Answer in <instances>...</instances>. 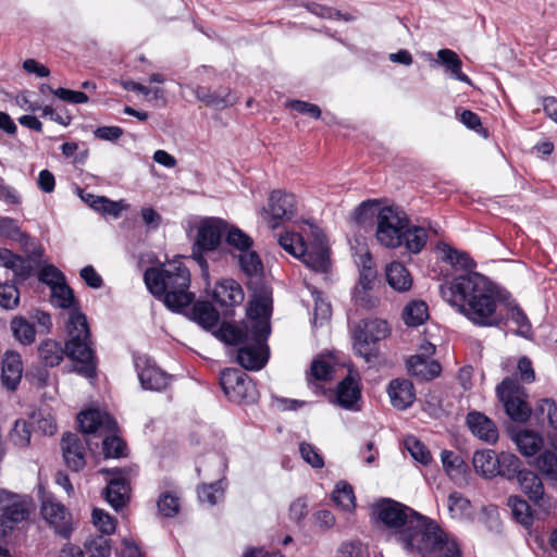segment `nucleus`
<instances>
[{
	"label": "nucleus",
	"instance_id": "57",
	"mask_svg": "<svg viewBox=\"0 0 557 557\" xmlns=\"http://www.w3.org/2000/svg\"><path fill=\"white\" fill-rule=\"evenodd\" d=\"M92 522L102 534H111L115 530V520L102 509H94Z\"/></svg>",
	"mask_w": 557,
	"mask_h": 557
},
{
	"label": "nucleus",
	"instance_id": "40",
	"mask_svg": "<svg viewBox=\"0 0 557 557\" xmlns=\"http://www.w3.org/2000/svg\"><path fill=\"white\" fill-rule=\"evenodd\" d=\"M333 502L344 510H351L355 508V494L351 485L342 481L335 485L332 492Z\"/></svg>",
	"mask_w": 557,
	"mask_h": 557
},
{
	"label": "nucleus",
	"instance_id": "53",
	"mask_svg": "<svg viewBox=\"0 0 557 557\" xmlns=\"http://www.w3.org/2000/svg\"><path fill=\"white\" fill-rule=\"evenodd\" d=\"M248 320L244 323L243 327L225 324L220 330L221 339L231 345L243 344L245 342V333H246V324Z\"/></svg>",
	"mask_w": 557,
	"mask_h": 557
},
{
	"label": "nucleus",
	"instance_id": "36",
	"mask_svg": "<svg viewBox=\"0 0 557 557\" xmlns=\"http://www.w3.org/2000/svg\"><path fill=\"white\" fill-rule=\"evenodd\" d=\"M404 321L409 326L423 324L429 318L428 306L423 301L409 302L403 312Z\"/></svg>",
	"mask_w": 557,
	"mask_h": 557
},
{
	"label": "nucleus",
	"instance_id": "42",
	"mask_svg": "<svg viewBox=\"0 0 557 557\" xmlns=\"http://www.w3.org/2000/svg\"><path fill=\"white\" fill-rule=\"evenodd\" d=\"M225 234L226 244L240 253L252 246V239L240 228L232 226L227 227Z\"/></svg>",
	"mask_w": 557,
	"mask_h": 557
},
{
	"label": "nucleus",
	"instance_id": "46",
	"mask_svg": "<svg viewBox=\"0 0 557 557\" xmlns=\"http://www.w3.org/2000/svg\"><path fill=\"white\" fill-rule=\"evenodd\" d=\"M12 332L17 341L23 344H30L35 339V327L23 318H15L11 322Z\"/></svg>",
	"mask_w": 557,
	"mask_h": 557
},
{
	"label": "nucleus",
	"instance_id": "37",
	"mask_svg": "<svg viewBox=\"0 0 557 557\" xmlns=\"http://www.w3.org/2000/svg\"><path fill=\"white\" fill-rule=\"evenodd\" d=\"M354 349L358 356L369 361L376 355V342L357 326L354 332Z\"/></svg>",
	"mask_w": 557,
	"mask_h": 557
},
{
	"label": "nucleus",
	"instance_id": "6",
	"mask_svg": "<svg viewBox=\"0 0 557 557\" xmlns=\"http://www.w3.org/2000/svg\"><path fill=\"white\" fill-rule=\"evenodd\" d=\"M278 244L312 271L321 273L327 271L330 267L329 252L321 236H317L313 243L306 244L300 234L287 232L278 237Z\"/></svg>",
	"mask_w": 557,
	"mask_h": 557
},
{
	"label": "nucleus",
	"instance_id": "32",
	"mask_svg": "<svg viewBox=\"0 0 557 557\" xmlns=\"http://www.w3.org/2000/svg\"><path fill=\"white\" fill-rule=\"evenodd\" d=\"M554 451L544 450L533 462V466L545 476L557 481V438L552 440Z\"/></svg>",
	"mask_w": 557,
	"mask_h": 557
},
{
	"label": "nucleus",
	"instance_id": "47",
	"mask_svg": "<svg viewBox=\"0 0 557 557\" xmlns=\"http://www.w3.org/2000/svg\"><path fill=\"white\" fill-rule=\"evenodd\" d=\"M51 302L53 306L63 309L71 308L73 306V290L65 282L51 288Z\"/></svg>",
	"mask_w": 557,
	"mask_h": 557
},
{
	"label": "nucleus",
	"instance_id": "28",
	"mask_svg": "<svg viewBox=\"0 0 557 557\" xmlns=\"http://www.w3.org/2000/svg\"><path fill=\"white\" fill-rule=\"evenodd\" d=\"M385 275L388 285L396 292H408L412 286L411 274L407 268L398 261H394L386 267Z\"/></svg>",
	"mask_w": 557,
	"mask_h": 557
},
{
	"label": "nucleus",
	"instance_id": "34",
	"mask_svg": "<svg viewBox=\"0 0 557 557\" xmlns=\"http://www.w3.org/2000/svg\"><path fill=\"white\" fill-rule=\"evenodd\" d=\"M403 242L409 251L413 253L420 252L428 242L425 228L408 224L403 234Z\"/></svg>",
	"mask_w": 557,
	"mask_h": 557
},
{
	"label": "nucleus",
	"instance_id": "4",
	"mask_svg": "<svg viewBox=\"0 0 557 557\" xmlns=\"http://www.w3.org/2000/svg\"><path fill=\"white\" fill-rule=\"evenodd\" d=\"M144 281L150 293L163 297L165 306L172 310L178 311L195 299V295L189 292V270L180 258L161 268H148Z\"/></svg>",
	"mask_w": 557,
	"mask_h": 557
},
{
	"label": "nucleus",
	"instance_id": "49",
	"mask_svg": "<svg viewBox=\"0 0 557 557\" xmlns=\"http://www.w3.org/2000/svg\"><path fill=\"white\" fill-rule=\"evenodd\" d=\"M334 372L333 362L326 358L315 359L310 368L309 381H329L332 379Z\"/></svg>",
	"mask_w": 557,
	"mask_h": 557
},
{
	"label": "nucleus",
	"instance_id": "26",
	"mask_svg": "<svg viewBox=\"0 0 557 557\" xmlns=\"http://www.w3.org/2000/svg\"><path fill=\"white\" fill-rule=\"evenodd\" d=\"M436 55L437 59L434 60V63L445 66L446 71L454 79L460 81L468 85H472L469 76L462 73V61L454 50L447 48L440 49Z\"/></svg>",
	"mask_w": 557,
	"mask_h": 557
},
{
	"label": "nucleus",
	"instance_id": "61",
	"mask_svg": "<svg viewBox=\"0 0 557 557\" xmlns=\"http://www.w3.org/2000/svg\"><path fill=\"white\" fill-rule=\"evenodd\" d=\"M40 282L50 286V289L53 286L60 285L65 282V277L62 272L57 269L54 265H45L39 273Z\"/></svg>",
	"mask_w": 557,
	"mask_h": 557
},
{
	"label": "nucleus",
	"instance_id": "55",
	"mask_svg": "<svg viewBox=\"0 0 557 557\" xmlns=\"http://www.w3.org/2000/svg\"><path fill=\"white\" fill-rule=\"evenodd\" d=\"M509 319L517 325V333L529 337L532 333L531 323L525 313L517 306L511 307L508 313Z\"/></svg>",
	"mask_w": 557,
	"mask_h": 557
},
{
	"label": "nucleus",
	"instance_id": "3",
	"mask_svg": "<svg viewBox=\"0 0 557 557\" xmlns=\"http://www.w3.org/2000/svg\"><path fill=\"white\" fill-rule=\"evenodd\" d=\"M271 312V292L267 287L256 289L248 306L245 342L237 352V361L245 369L259 370L268 360Z\"/></svg>",
	"mask_w": 557,
	"mask_h": 557
},
{
	"label": "nucleus",
	"instance_id": "41",
	"mask_svg": "<svg viewBox=\"0 0 557 557\" xmlns=\"http://www.w3.org/2000/svg\"><path fill=\"white\" fill-rule=\"evenodd\" d=\"M404 445L416 461L422 463L423 466L431 463L432 455L430 450L416 436H407L404 441Z\"/></svg>",
	"mask_w": 557,
	"mask_h": 557
},
{
	"label": "nucleus",
	"instance_id": "33",
	"mask_svg": "<svg viewBox=\"0 0 557 557\" xmlns=\"http://www.w3.org/2000/svg\"><path fill=\"white\" fill-rule=\"evenodd\" d=\"M197 98L207 106H211L216 109H224L237 102V98L228 89H220L214 92L198 90Z\"/></svg>",
	"mask_w": 557,
	"mask_h": 557
},
{
	"label": "nucleus",
	"instance_id": "1",
	"mask_svg": "<svg viewBox=\"0 0 557 557\" xmlns=\"http://www.w3.org/2000/svg\"><path fill=\"white\" fill-rule=\"evenodd\" d=\"M442 298L471 323L481 327L498 326L495 292L490 281L478 272L455 276L440 286Z\"/></svg>",
	"mask_w": 557,
	"mask_h": 557
},
{
	"label": "nucleus",
	"instance_id": "27",
	"mask_svg": "<svg viewBox=\"0 0 557 557\" xmlns=\"http://www.w3.org/2000/svg\"><path fill=\"white\" fill-rule=\"evenodd\" d=\"M521 491L536 505L544 502V486L531 470L523 469L517 476Z\"/></svg>",
	"mask_w": 557,
	"mask_h": 557
},
{
	"label": "nucleus",
	"instance_id": "59",
	"mask_svg": "<svg viewBox=\"0 0 557 557\" xmlns=\"http://www.w3.org/2000/svg\"><path fill=\"white\" fill-rule=\"evenodd\" d=\"M445 257L453 265L460 267L465 270H471L475 267V262L467 252L459 251L450 247L445 250Z\"/></svg>",
	"mask_w": 557,
	"mask_h": 557
},
{
	"label": "nucleus",
	"instance_id": "12",
	"mask_svg": "<svg viewBox=\"0 0 557 557\" xmlns=\"http://www.w3.org/2000/svg\"><path fill=\"white\" fill-rule=\"evenodd\" d=\"M226 228L227 224L218 218H205L196 224L194 255L200 264L203 262L201 253L216 249Z\"/></svg>",
	"mask_w": 557,
	"mask_h": 557
},
{
	"label": "nucleus",
	"instance_id": "30",
	"mask_svg": "<svg viewBox=\"0 0 557 557\" xmlns=\"http://www.w3.org/2000/svg\"><path fill=\"white\" fill-rule=\"evenodd\" d=\"M436 536L435 543L429 548L430 554H425L424 557H461L460 547L453 536L442 529Z\"/></svg>",
	"mask_w": 557,
	"mask_h": 557
},
{
	"label": "nucleus",
	"instance_id": "54",
	"mask_svg": "<svg viewBox=\"0 0 557 557\" xmlns=\"http://www.w3.org/2000/svg\"><path fill=\"white\" fill-rule=\"evenodd\" d=\"M20 293L14 283L0 284V306L4 309H13L17 306Z\"/></svg>",
	"mask_w": 557,
	"mask_h": 557
},
{
	"label": "nucleus",
	"instance_id": "17",
	"mask_svg": "<svg viewBox=\"0 0 557 557\" xmlns=\"http://www.w3.org/2000/svg\"><path fill=\"white\" fill-rule=\"evenodd\" d=\"M213 298L225 308L235 307L244 301L245 294L242 286L233 278H223L215 284Z\"/></svg>",
	"mask_w": 557,
	"mask_h": 557
},
{
	"label": "nucleus",
	"instance_id": "35",
	"mask_svg": "<svg viewBox=\"0 0 557 557\" xmlns=\"http://www.w3.org/2000/svg\"><path fill=\"white\" fill-rule=\"evenodd\" d=\"M193 319L205 329H212L219 322V313L209 302H196Z\"/></svg>",
	"mask_w": 557,
	"mask_h": 557
},
{
	"label": "nucleus",
	"instance_id": "24",
	"mask_svg": "<svg viewBox=\"0 0 557 557\" xmlns=\"http://www.w3.org/2000/svg\"><path fill=\"white\" fill-rule=\"evenodd\" d=\"M407 366L409 373L421 380H432L438 376L442 370L437 361L425 358L422 355L410 357Z\"/></svg>",
	"mask_w": 557,
	"mask_h": 557
},
{
	"label": "nucleus",
	"instance_id": "48",
	"mask_svg": "<svg viewBox=\"0 0 557 557\" xmlns=\"http://www.w3.org/2000/svg\"><path fill=\"white\" fill-rule=\"evenodd\" d=\"M358 327L376 343L385 338L389 332L387 323L380 319L363 321Z\"/></svg>",
	"mask_w": 557,
	"mask_h": 557
},
{
	"label": "nucleus",
	"instance_id": "7",
	"mask_svg": "<svg viewBox=\"0 0 557 557\" xmlns=\"http://www.w3.org/2000/svg\"><path fill=\"white\" fill-rule=\"evenodd\" d=\"M376 239L387 248H396L403 244V234L408 226L405 211L397 207L386 206L377 212Z\"/></svg>",
	"mask_w": 557,
	"mask_h": 557
},
{
	"label": "nucleus",
	"instance_id": "64",
	"mask_svg": "<svg viewBox=\"0 0 557 557\" xmlns=\"http://www.w3.org/2000/svg\"><path fill=\"white\" fill-rule=\"evenodd\" d=\"M338 557H369V553L361 542H345L338 549Z\"/></svg>",
	"mask_w": 557,
	"mask_h": 557
},
{
	"label": "nucleus",
	"instance_id": "62",
	"mask_svg": "<svg viewBox=\"0 0 557 557\" xmlns=\"http://www.w3.org/2000/svg\"><path fill=\"white\" fill-rule=\"evenodd\" d=\"M299 451L301 458L313 468H322L324 460L315 447L308 443H300Z\"/></svg>",
	"mask_w": 557,
	"mask_h": 557
},
{
	"label": "nucleus",
	"instance_id": "31",
	"mask_svg": "<svg viewBox=\"0 0 557 557\" xmlns=\"http://www.w3.org/2000/svg\"><path fill=\"white\" fill-rule=\"evenodd\" d=\"M441 461L444 471L454 482L465 481L467 465L460 455L455 451L444 449L441 451Z\"/></svg>",
	"mask_w": 557,
	"mask_h": 557
},
{
	"label": "nucleus",
	"instance_id": "21",
	"mask_svg": "<svg viewBox=\"0 0 557 557\" xmlns=\"http://www.w3.org/2000/svg\"><path fill=\"white\" fill-rule=\"evenodd\" d=\"M23 374L21 356L15 351H7L2 358V384L10 391H14Z\"/></svg>",
	"mask_w": 557,
	"mask_h": 557
},
{
	"label": "nucleus",
	"instance_id": "20",
	"mask_svg": "<svg viewBox=\"0 0 557 557\" xmlns=\"http://www.w3.org/2000/svg\"><path fill=\"white\" fill-rule=\"evenodd\" d=\"M387 392L392 405L397 409L409 408L416 399L413 384L406 379L391 381Z\"/></svg>",
	"mask_w": 557,
	"mask_h": 557
},
{
	"label": "nucleus",
	"instance_id": "5",
	"mask_svg": "<svg viewBox=\"0 0 557 557\" xmlns=\"http://www.w3.org/2000/svg\"><path fill=\"white\" fill-rule=\"evenodd\" d=\"M441 528L436 522L417 512L408 520L405 528L397 532L395 542L411 556L424 557L430 554V546L435 543Z\"/></svg>",
	"mask_w": 557,
	"mask_h": 557
},
{
	"label": "nucleus",
	"instance_id": "14",
	"mask_svg": "<svg viewBox=\"0 0 557 557\" xmlns=\"http://www.w3.org/2000/svg\"><path fill=\"white\" fill-rule=\"evenodd\" d=\"M41 515L55 533L69 537L72 532V522L64 505L52 497H47L41 505Z\"/></svg>",
	"mask_w": 557,
	"mask_h": 557
},
{
	"label": "nucleus",
	"instance_id": "50",
	"mask_svg": "<svg viewBox=\"0 0 557 557\" xmlns=\"http://www.w3.org/2000/svg\"><path fill=\"white\" fill-rule=\"evenodd\" d=\"M312 296L314 299L313 324L315 326L322 325L331 318V305L322 298V294L320 292L313 290Z\"/></svg>",
	"mask_w": 557,
	"mask_h": 557
},
{
	"label": "nucleus",
	"instance_id": "19",
	"mask_svg": "<svg viewBox=\"0 0 557 557\" xmlns=\"http://www.w3.org/2000/svg\"><path fill=\"white\" fill-rule=\"evenodd\" d=\"M64 460L69 468L79 471L85 466V448L76 434L66 433L61 441Z\"/></svg>",
	"mask_w": 557,
	"mask_h": 557
},
{
	"label": "nucleus",
	"instance_id": "23",
	"mask_svg": "<svg viewBox=\"0 0 557 557\" xmlns=\"http://www.w3.org/2000/svg\"><path fill=\"white\" fill-rule=\"evenodd\" d=\"M361 398L360 387L358 382L351 376L345 377L337 386L336 401L344 409L359 410V400Z\"/></svg>",
	"mask_w": 557,
	"mask_h": 557
},
{
	"label": "nucleus",
	"instance_id": "52",
	"mask_svg": "<svg viewBox=\"0 0 557 557\" xmlns=\"http://www.w3.org/2000/svg\"><path fill=\"white\" fill-rule=\"evenodd\" d=\"M10 441L16 447L24 448L30 442L29 424L25 420H16L10 433Z\"/></svg>",
	"mask_w": 557,
	"mask_h": 557
},
{
	"label": "nucleus",
	"instance_id": "56",
	"mask_svg": "<svg viewBox=\"0 0 557 557\" xmlns=\"http://www.w3.org/2000/svg\"><path fill=\"white\" fill-rule=\"evenodd\" d=\"M157 506L163 517H174L178 512L180 502L175 495L165 492L160 495Z\"/></svg>",
	"mask_w": 557,
	"mask_h": 557
},
{
	"label": "nucleus",
	"instance_id": "9",
	"mask_svg": "<svg viewBox=\"0 0 557 557\" xmlns=\"http://www.w3.org/2000/svg\"><path fill=\"white\" fill-rule=\"evenodd\" d=\"M220 385L225 396L233 403H253L258 391L252 380L243 370L225 369L220 374Z\"/></svg>",
	"mask_w": 557,
	"mask_h": 557
},
{
	"label": "nucleus",
	"instance_id": "11",
	"mask_svg": "<svg viewBox=\"0 0 557 557\" xmlns=\"http://www.w3.org/2000/svg\"><path fill=\"white\" fill-rule=\"evenodd\" d=\"M373 512L388 531L389 539H397V532L405 528L417 511L392 499H383L373 507Z\"/></svg>",
	"mask_w": 557,
	"mask_h": 557
},
{
	"label": "nucleus",
	"instance_id": "39",
	"mask_svg": "<svg viewBox=\"0 0 557 557\" xmlns=\"http://www.w3.org/2000/svg\"><path fill=\"white\" fill-rule=\"evenodd\" d=\"M508 507L511 509L513 518L522 525L532 524L533 517L530 505L519 496H510L508 498Z\"/></svg>",
	"mask_w": 557,
	"mask_h": 557
},
{
	"label": "nucleus",
	"instance_id": "60",
	"mask_svg": "<svg viewBox=\"0 0 557 557\" xmlns=\"http://www.w3.org/2000/svg\"><path fill=\"white\" fill-rule=\"evenodd\" d=\"M86 549L90 557H109L110 542L104 536H98L86 543Z\"/></svg>",
	"mask_w": 557,
	"mask_h": 557
},
{
	"label": "nucleus",
	"instance_id": "16",
	"mask_svg": "<svg viewBox=\"0 0 557 557\" xmlns=\"http://www.w3.org/2000/svg\"><path fill=\"white\" fill-rule=\"evenodd\" d=\"M81 430L83 433H114L116 422L107 412H101L97 409H89L82 411L77 417Z\"/></svg>",
	"mask_w": 557,
	"mask_h": 557
},
{
	"label": "nucleus",
	"instance_id": "38",
	"mask_svg": "<svg viewBox=\"0 0 557 557\" xmlns=\"http://www.w3.org/2000/svg\"><path fill=\"white\" fill-rule=\"evenodd\" d=\"M447 506L450 516L455 519H465L471 516L472 507L470 500L458 492L449 494Z\"/></svg>",
	"mask_w": 557,
	"mask_h": 557
},
{
	"label": "nucleus",
	"instance_id": "63",
	"mask_svg": "<svg viewBox=\"0 0 557 557\" xmlns=\"http://www.w3.org/2000/svg\"><path fill=\"white\" fill-rule=\"evenodd\" d=\"M103 454L107 458H119L123 455L125 444L124 442L115 436V435H108L103 440Z\"/></svg>",
	"mask_w": 557,
	"mask_h": 557
},
{
	"label": "nucleus",
	"instance_id": "43",
	"mask_svg": "<svg viewBox=\"0 0 557 557\" xmlns=\"http://www.w3.org/2000/svg\"><path fill=\"white\" fill-rule=\"evenodd\" d=\"M499 460V474L500 476L507 478L509 480L517 478L518 474L522 471L520 469L521 461L520 459L511 454V453H500L498 455Z\"/></svg>",
	"mask_w": 557,
	"mask_h": 557
},
{
	"label": "nucleus",
	"instance_id": "8",
	"mask_svg": "<svg viewBox=\"0 0 557 557\" xmlns=\"http://www.w3.org/2000/svg\"><path fill=\"white\" fill-rule=\"evenodd\" d=\"M298 211V201L294 194L282 189L272 190L268 205L262 209V219L271 230L277 228L286 221H290Z\"/></svg>",
	"mask_w": 557,
	"mask_h": 557
},
{
	"label": "nucleus",
	"instance_id": "25",
	"mask_svg": "<svg viewBox=\"0 0 557 557\" xmlns=\"http://www.w3.org/2000/svg\"><path fill=\"white\" fill-rule=\"evenodd\" d=\"M472 462L476 473L485 479H492L499 474L498 455L492 449L475 451Z\"/></svg>",
	"mask_w": 557,
	"mask_h": 557
},
{
	"label": "nucleus",
	"instance_id": "2",
	"mask_svg": "<svg viewBox=\"0 0 557 557\" xmlns=\"http://www.w3.org/2000/svg\"><path fill=\"white\" fill-rule=\"evenodd\" d=\"M69 339L65 348L52 339L42 342L38 348L39 356L48 367H55L62 360L64 354L75 362V370L87 379L96 374L95 352L91 348L89 326L86 315L77 309L70 313L67 325Z\"/></svg>",
	"mask_w": 557,
	"mask_h": 557
},
{
	"label": "nucleus",
	"instance_id": "29",
	"mask_svg": "<svg viewBox=\"0 0 557 557\" xmlns=\"http://www.w3.org/2000/svg\"><path fill=\"white\" fill-rule=\"evenodd\" d=\"M512 441L517 445L519 451L525 457L536 455L544 445L541 434L531 430H520L512 435Z\"/></svg>",
	"mask_w": 557,
	"mask_h": 557
},
{
	"label": "nucleus",
	"instance_id": "15",
	"mask_svg": "<svg viewBox=\"0 0 557 557\" xmlns=\"http://www.w3.org/2000/svg\"><path fill=\"white\" fill-rule=\"evenodd\" d=\"M139 382L145 389L162 391L171 380L164 371L147 358H137L135 361Z\"/></svg>",
	"mask_w": 557,
	"mask_h": 557
},
{
	"label": "nucleus",
	"instance_id": "45",
	"mask_svg": "<svg viewBox=\"0 0 557 557\" xmlns=\"http://www.w3.org/2000/svg\"><path fill=\"white\" fill-rule=\"evenodd\" d=\"M225 488L224 480L211 484H203L198 488V497L201 503H208L213 506L223 497Z\"/></svg>",
	"mask_w": 557,
	"mask_h": 557
},
{
	"label": "nucleus",
	"instance_id": "10",
	"mask_svg": "<svg viewBox=\"0 0 557 557\" xmlns=\"http://www.w3.org/2000/svg\"><path fill=\"white\" fill-rule=\"evenodd\" d=\"M496 393L510 419L517 422H524L529 419L531 408L525 401L524 389L517 380L512 377L504 379L497 386Z\"/></svg>",
	"mask_w": 557,
	"mask_h": 557
},
{
	"label": "nucleus",
	"instance_id": "18",
	"mask_svg": "<svg viewBox=\"0 0 557 557\" xmlns=\"http://www.w3.org/2000/svg\"><path fill=\"white\" fill-rule=\"evenodd\" d=\"M467 425L474 436L486 443L493 444L498 438L495 423L479 411H471L467 414Z\"/></svg>",
	"mask_w": 557,
	"mask_h": 557
},
{
	"label": "nucleus",
	"instance_id": "13",
	"mask_svg": "<svg viewBox=\"0 0 557 557\" xmlns=\"http://www.w3.org/2000/svg\"><path fill=\"white\" fill-rule=\"evenodd\" d=\"M30 510V502L17 497L8 504H0V534L7 536L17 523L28 518Z\"/></svg>",
	"mask_w": 557,
	"mask_h": 557
},
{
	"label": "nucleus",
	"instance_id": "44",
	"mask_svg": "<svg viewBox=\"0 0 557 557\" xmlns=\"http://www.w3.org/2000/svg\"><path fill=\"white\" fill-rule=\"evenodd\" d=\"M240 269L249 276L258 275L262 272V262L256 251L247 249L236 255Z\"/></svg>",
	"mask_w": 557,
	"mask_h": 557
},
{
	"label": "nucleus",
	"instance_id": "58",
	"mask_svg": "<svg viewBox=\"0 0 557 557\" xmlns=\"http://www.w3.org/2000/svg\"><path fill=\"white\" fill-rule=\"evenodd\" d=\"M48 88L57 98L69 103L79 104L86 103L89 100L88 96L83 91L71 90L62 87L57 89H53L52 87Z\"/></svg>",
	"mask_w": 557,
	"mask_h": 557
},
{
	"label": "nucleus",
	"instance_id": "22",
	"mask_svg": "<svg viewBox=\"0 0 557 557\" xmlns=\"http://www.w3.org/2000/svg\"><path fill=\"white\" fill-rule=\"evenodd\" d=\"M106 488V499L115 509L124 507L127 500L128 485L121 470H114Z\"/></svg>",
	"mask_w": 557,
	"mask_h": 557
},
{
	"label": "nucleus",
	"instance_id": "51",
	"mask_svg": "<svg viewBox=\"0 0 557 557\" xmlns=\"http://www.w3.org/2000/svg\"><path fill=\"white\" fill-rule=\"evenodd\" d=\"M361 260L362 269L360 270L359 285L363 290H369L375 282L376 270L372 265V259L369 252L361 256Z\"/></svg>",
	"mask_w": 557,
	"mask_h": 557
}]
</instances>
